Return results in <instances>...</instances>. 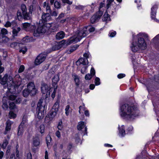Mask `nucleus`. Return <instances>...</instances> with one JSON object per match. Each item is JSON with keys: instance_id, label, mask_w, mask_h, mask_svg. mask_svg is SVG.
Masks as SVG:
<instances>
[{"instance_id": "f257e3e1", "label": "nucleus", "mask_w": 159, "mask_h": 159, "mask_svg": "<svg viewBox=\"0 0 159 159\" xmlns=\"http://www.w3.org/2000/svg\"><path fill=\"white\" fill-rule=\"evenodd\" d=\"M119 114L122 118L132 120L139 115V110L134 106L125 104L120 107Z\"/></svg>"}, {"instance_id": "f03ea898", "label": "nucleus", "mask_w": 159, "mask_h": 159, "mask_svg": "<svg viewBox=\"0 0 159 159\" xmlns=\"http://www.w3.org/2000/svg\"><path fill=\"white\" fill-rule=\"evenodd\" d=\"M95 28L92 27L87 26L80 28L71 35L70 43H77L82 38L88 35L89 33L94 31Z\"/></svg>"}, {"instance_id": "7ed1b4c3", "label": "nucleus", "mask_w": 159, "mask_h": 159, "mask_svg": "<svg viewBox=\"0 0 159 159\" xmlns=\"http://www.w3.org/2000/svg\"><path fill=\"white\" fill-rule=\"evenodd\" d=\"M143 35V34L140 33L136 36L138 38L137 40L133 39L130 46V48L132 52H136L140 49L143 50L147 48V44L145 41L141 37Z\"/></svg>"}, {"instance_id": "20e7f679", "label": "nucleus", "mask_w": 159, "mask_h": 159, "mask_svg": "<svg viewBox=\"0 0 159 159\" xmlns=\"http://www.w3.org/2000/svg\"><path fill=\"white\" fill-rule=\"evenodd\" d=\"M50 27L49 23H40L37 28L35 29L33 31V35L35 37H38L41 34H44L48 30V29Z\"/></svg>"}, {"instance_id": "39448f33", "label": "nucleus", "mask_w": 159, "mask_h": 159, "mask_svg": "<svg viewBox=\"0 0 159 159\" xmlns=\"http://www.w3.org/2000/svg\"><path fill=\"white\" fill-rule=\"evenodd\" d=\"M43 99H40L37 104V111L38 112L37 117L39 119L43 118L44 116L45 104H43Z\"/></svg>"}, {"instance_id": "423d86ee", "label": "nucleus", "mask_w": 159, "mask_h": 159, "mask_svg": "<svg viewBox=\"0 0 159 159\" xmlns=\"http://www.w3.org/2000/svg\"><path fill=\"white\" fill-rule=\"evenodd\" d=\"M20 8L22 12L23 19L25 20H31L32 18V14L30 12H27L26 5L24 4H21L20 6Z\"/></svg>"}, {"instance_id": "0eeeda50", "label": "nucleus", "mask_w": 159, "mask_h": 159, "mask_svg": "<svg viewBox=\"0 0 159 159\" xmlns=\"http://www.w3.org/2000/svg\"><path fill=\"white\" fill-rule=\"evenodd\" d=\"M70 44V41L63 40L61 41L56 43L52 48V51H55L60 49L63 46H66Z\"/></svg>"}, {"instance_id": "6e6552de", "label": "nucleus", "mask_w": 159, "mask_h": 159, "mask_svg": "<svg viewBox=\"0 0 159 159\" xmlns=\"http://www.w3.org/2000/svg\"><path fill=\"white\" fill-rule=\"evenodd\" d=\"M53 88L48 86L47 84L45 83H42L41 84V90L42 93L43 94L48 93L49 95L52 89Z\"/></svg>"}, {"instance_id": "1a4fd4ad", "label": "nucleus", "mask_w": 159, "mask_h": 159, "mask_svg": "<svg viewBox=\"0 0 159 159\" xmlns=\"http://www.w3.org/2000/svg\"><path fill=\"white\" fill-rule=\"evenodd\" d=\"M27 89L30 92V95H34L36 93L37 90L33 82H30L27 84Z\"/></svg>"}, {"instance_id": "9d476101", "label": "nucleus", "mask_w": 159, "mask_h": 159, "mask_svg": "<svg viewBox=\"0 0 159 159\" xmlns=\"http://www.w3.org/2000/svg\"><path fill=\"white\" fill-rule=\"evenodd\" d=\"M114 0H107V10L103 15V18L102 20L104 21L109 20H110V17L108 14L107 10L110 7L111 4L113 2Z\"/></svg>"}, {"instance_id": "9b49d317", "label": "nucleus", "mask_w": 159, "mask_h": 159, "mask_svg": "<svg viewBox=\"0 0 159 159\" xmlns=\"http://www.w3.org/2000/svg\"><path fill=\"white\" fill-rule=\"evenodd\" d=\"M77 128L78 130H82L84 134L83 135L87 134V128L86 126V125L84 122L83 121H80L78 123V125L77 126Z\"/></svg>"}, {"instance_id": "f8f14e48", "label": "nucleus", "mask_w": 159, "mask_h": 159, "mask_svg": "<svg viewBox=\"0 0 159 159\" xmlns=\"http://www.w3.org/2000/svg\"><path fill=\"white\" fill-rule=\"evenodd\" d=\"M45 58V55L43 54H40L35 60V63L36 65H39L42 63Z\"/></svg>"}, {"instance_id": "ddd939ff", "label": "nucleus", "mask_w": 159, "mask_h": 159, "mask_svg": "<svg viewBox=\"0 0 159 159\" xmlns=\"http://www.w3.org/2000/svg\"><path fill=\"white\" fill-rule=\"evenodd\" d=\"M102 14V12L101 11L93 15L91 18L90 21L92 23H94L100 18Z\"/></svg>"}, {"instance_id": "4468645a", "label": "nucleus", "mask_w": 159, "mask_h": 159, "mask_svg": "<svg viewBox=\"0 0 159 159\" xmlns=\"http://www.w3.org/2000/svg\"><path fill=\"white\" fill-rule=\"evenodd\" d=\"M88 61L87 59L81 57L76 62V64L77 66H80L81 65L84 66L88 64Z\"/></svg>"}, {"instance_id": "2eb2a0df", "label": "nucleus", "mask_w": 159, "mask_h": 159, "mask_svg": "<svg viewBox=\"0 0 159 159\" xmlns=\"http://www.w3.org/2000/svg\"><path fill=\"white\" fill-rule=\"evenodd\" d=\"M95 72L94 69L93 68H92L90 70V74H86L85 76V78L86 80H89L95 75Z\"/></svg>"}, {"instance_id": "dca6fc26", "label": "nucleus", "mask_w": 159, "mask_h": 159, "mask_svg": "<svg viewBox=\"0 0 159 159\" xmlns=\"http://www.w3.org/2000/svg\"><path fill=\"white\" fill-rule=\"evenodd\" d=\"M25 126L24 123L22 122L19 125L18 131V135L20 136L23 134L24 129L25 128Z\"/></svg>"}, {"instance_id": "f3484780", "label": "nucleus", "mask_w": 159, "mask_h": 159, "mask_svg": "<svg viewBox=\"0 0 159 159\" xmlns=\"http://www.w3.org/2000/svg\"><path fill=\"white\" fill-rule=\"evenodd\" d=\"M56 112L51 110L49 114L47 116L46 119H49V120H51L55 117L57 114Z\"/></svg>"}, {"instance_id": "a211bd4d", "label": "nucleus", "mask_w": 159, "mask_h": 159, "mask_svg": "<svg viewBox=\"0 0 159 159\" xmlns=\"http://www.w3.org/2000/svg\"><path fill=\"white\" fill-rule=\"evenodd\" d=\"M20 30L21 28L20 27L13 28L12 31V37L14 39L17 37L18 36V33Z\"/></svg>"}, {"instance_id": "6ab92c4d", "label": "nucleus", "mask_w": 159, "mask_h": 159, "mask_svg": "<svg viewBox=\"0 0 159 159\" xmlns=\"http://www.w3.org/2000/svg\"><path fill=\"white\" fill-rule=\"evenodd\" d=\"M50 27L48 29V30L50 32H52L56 31L57 30L58 26L57 25L54 24L52 25L50 23Z\"/></svg>"}, {"instance_id": "aec40b11", "label": "nucleus", "mask_w": 159, "mask_h": 159, "mask_svg": "<svg viewBox=\"0 0 159 159\" xmlns=\"http://www.w3.org/2000/svg\"><path fill=\"white\" fill-rule=\"evenodd\" d=\"M9 40L8 38L0 34V43H5L8 42Z\"/></svg>"}, {"instance_id": "412c9836", "label": "nucleus", "mask_w": 159, "mask_h": 159, "mask_svg": "<svg viewBox=\"0 0 159 159\" xmlns=\"http://www.w3.org/2000/svg\"><path fill=\"white\" fill-rule=\"evenodd\" d=\"M42 18L43 20L45 21H48L51 19L50 15L48 13H44L42 16Z\"/></svg>"}, {"instance_id": "4be33fe9", "label": "nucleus", "mask_w": 159, "mask_h": 159, "mask_svg": "<svg viewBox=\"0 0 159 159\" xmlns=\"http://www.w3.org/2000/svg\"><path fill=\"white\" fill-rule=\"evenodd\" d=\"M65 36V33L64 32L61 31L57 33L56 38L57 40H59L62 39Z\"/></svg>"}, {"instance_id": "5701e85b", "label": "nucleus", "mask_w": 159, "mask_h": 159, "mask_svg": "<svg viewBox=\"0 0 159 159\" xmlns=\"http://www.w3.org/2000/svg\"><path fill=\"white\" fill-rule=\"evenodd\" d=\"M157 6L156 5H154L151 8V17L152 19H154L156 15V9Z\"/></svg>"}, {"instance_id": "b1692460", "label": "nucleus", "mask_w": 159, "mask_h": 159, "mask_svg": "<svg viewBox=\"0 0 159 159\" xmlns=\"http://www.w3.org/2000/svg\"><path fill=\"white\" fill-rule=\"evenodd\" d=\"M72 76L74 79L76 85L79 86L80 83L79 77L75 74H72Z\"/></svg>"}, {"instance_id": "393cba45", "label": "nucleus", "mask_w": 159, "mask_h": 159, "mask_svg": "<svg viewBox=\"0 0 159 159\" xmlns=\"http://www.w3.org/2000/svg\"><path fill=\"white\" fill-rule=\"evenodd\" d=\"M33 145L34 146L37 147L40 144V140L39 137H35L33 138Z\"/></svg>"}, {"instance_id": "a878e982", "label": "nucleus", "mask_w": 159, "mask_h": 159, "mask_svg": "<svg viewBox=\"0 0 159 159\" xmlns=\"http://www.w3.org/2000/svg\"><path fill=\"white\" fill-rule=\"evenodd\" d=\"M12 123V122L9 120H8L6 122V126L5 129V131L4 134H6L7 133V131H9L11 129V125Z\"/></svg>"}, {"instance_id": "bb28decb", "label": "nucleus", "mask_w": 159, "mask_h": 159, "mask_svg": "<svg viewBox=\"0 0 159 159\" xmlns=\"http://www.w3.org/2000/svg\"><path fill=\"white\" fill-rule=\"evenodd\" d=\"M125 134L124 125L121 126V128L119 129V135L121 137L124 136Z\"/></svg>"}, {"instance_id": "cd10ccee", "label": "nucleus", "mask_w": 159, "mask_h": 159, "mask_svg": "<svg viewBox=\"0 0 159 159\" xmlns=\"http://www.w3.org/2000/svg\"><path fill=\"white\" fill-rule=\"evenodd\" d=\"M59 106V103L58 101H57L54 104L52 107V110L57 112L58 110Z\"/></svg>"}, {"instance_id": "c85d7f7f", "label": "nucleus", "mask_w": 159, "mask_h": 159, "mask_svg": "<svg viewBox=\"0 0 159 159\" xmlns=\"http://www.w3.org/2000/svg\"><path fill=\"white\" fill-rule=\"evenodd\" d=\"M74 139L75 142L77 144L80 143V144H81L82 143V141L80 138L79 134H76L75 135Z\"/></svg>"}, {"instance_id": "c756f323", "label": "nucleus", "mask_w": 159, "mask_h": 159, "mask_svg": "<svg viewBox=\"0 0 159 159\" xmlns=\"http://www.w3.org/2000/svg\"><path fill=\"white\" fill-rule=\"evenodd\" d=\"M7 75H5L1 80V81L0 82L1 84L2 85L5 84L7 83Z\"/></svg>"}, {"instance_id": "7c9ffc66", "label": "nucleus", "mask_w": 159, "mask_h": 159, "mask_svg": "<svg viewBox=\"0 0 159 159\" xmlns=\"http://www.w3.org/2000/svg\"><path fill=\"white\" fill-rule=\"evenodd\" d=\"M22 45V44H20L16 42H13L11 44L10 46L11 48L17 49L18 47H20Z\"/></svg>"}, {"instance_id": "2f4dec72", "label": "nucleus", "mask_w": 159, "mask_h": 159, "mask_svg": "<svg viewBox=\"0 0 159 159\" xmlns=\"http://www.w3.org/2000/svg\"><path fill=\"white\" fill-rule=\"evenodd\" d=\"M23 41L25 43H28L30 41H34V40L33 39L32 37H29V36H26L23 38Z\"/></svg>"}, {"instance_id": "473e14b6", "label": "nucleus", "mask_w": 159, "mask_h": 159, "mask_svg": "<svg viewBox=\"0 0 159 159\" xmlns=\"http://www.w3.org/2000/svg\"><path fill=\"white\" fill-rule=\"evenodd\" d=\"M59 80V76L58 74L55 75L52 79V82L54 84H56Z\"/></svg>"}, {"instance_id": "72a5a7b5", "label": "nucleus", "mask_w": 159, "mask_h": 159, "mask_svg": "<svg viewBox=\"0 0 159 159\" xmlns=\"http://www.w3.org/2000/svg\"><path fill=\"white\" fill-rule=\"evenodd\" d=\"M35 29V26L34 25H31L30 23V26H29L27 29L26 31H31L33 33V31Z\"/></svg>"}, {"instance_id": "f704fd0d", "label": "nucleus", "mask_w": 159, "mask_h": 159, "mask_svg": "<svg viewBox=\"0 0 159 159\" xmlns=\"http://www.w3.org/2000/svg\"><path fill=\"white\" fill-rule=\"evenodd\" d=\"M30 94V92L26 89H24L23 91V96L25 97H27Z\"/></svg>"}, {"instance_id": "c9c22d12", "label": "nucleus", "mask_w": 159, "mask_h": 159, "mask_svg": "<svg viewBox=\"0 0 159 159\" xmlns=\"http://www.w3.org/2000/svg\"><path fill=\"white\" fill-rule=\"evenodd\" d=\"M79 45L77 44H75L74 45L71 46L70 47V52H72L76 50L78 47Z\"/></svg>"}, {"instance_id": "e433bc0d", "label": "nucleus", "mask_w": 159, "mask_h": 159, "mask_svg": "<svg viewBox=\"0 0 159 159\" xmlns=\"http://www.w3.org/2000/svg\"><path fill=\"white\" fill-rule=\"evenodd\" d=\"M52 138L50 135H48L46 137V141L47 146L51 143L52 141Z\"/></svg>"}, {"instance_id": "4c0bfd02", "label": "nucleus", "mask_w": 159, "mask_h": 159, "mask_svg": "<svg viewBox=\"0 0 159 159\" xmlns=\"http://www.w3.org/2000/svg\"><path fill=\"white\" fill-rule=\"evenodd\" d=\"M54 7L57 9L60 8L61 7L60 3L57 1H55L54 3Z\"/></svg>"}, {"instance_id": "58836bf2", "label": "nucleus", "mask_w": 159, "mask_h": 159, "mask_svg": "<svg viewBox=\"0 0 159 159\" xmlns=\"http://www.w3.org/2000/svg\"><path fill=\"white\" fill-rule=\"evenodd\" d=\"M45 127L44 125L42 124L39 127V130L41 134H43L44 131Z\"/></svg>"}, {"instance_id": "ea45409f", "label": "nucleus", "mask_w": 159, "mask_h": 159, "mask_svg": "<svg viewBox=\"0 0 159 159\" xmlns=\"http://www.w3.org/2000/svg\"><path fill=\"white\" fill-rule=\"evenodd\" d=\"M53 10L52 12L51 11V12L49 13L50 15L52 16H57L58 14V12L56 11L55 9H53Z\"/></svg>"}, {"instance_id": "a19ab883", "label": "nucleus", "mask_w": 159, "mask_h": 159, "mask_svg": "<svg viewBox=\"0 0 159 159\" xmlns=\"http://www.w3.org/2000/svg\"><path fill=\"white\" fill-rule=\"evenodd\" d=\"M9 108L11 109H13L16 107V105L15 103L14 102H9Z\"/></svg>"}, {"instance_id": "79ce46f5", "label": "nucleus", "mask_w": 159, "mask_h": 159, "mask_svg": "<svg viewBox=\"0 0 159 159\" xmlns=\"http://www.w3.org/2000/svg\"><path fill=\"white\" fill-rule=\"evenodd\" d=\"M7 33L8 31L6 29L2 28L1 30V33H0V34L4 35L7 34Z\"/></svg>"}, {"instance_id": "37998d69", "label": "nucleus", "mask_w": 159, "mask_h": 159, "mask_svg": "<svg viewBox=\"0 0 159 159\" xmlns=\"http://www.w3.org/2000/svg\"><path fill=\"white\" fill-rule=\"evenodd\" d=\"M23 26L24 29L26 31L27 29L30 26V23H25L23 24Z\"/></svg>"}, {"instance_id": "c03bdc74", "label": "nucleus", "mask_w": 159, "mask_h": 159, "mask_svg": "<svg viewBox=\"0 0 159 159\" xmlns=\"http://www.w3.org/2000/svg\"><path fill=\"white\" fill-rule=\"evenodd\" d=\"M27 50V48L24 46L22 47V48L20 50V52H22L23 54H25Z\"/></svg>"}, {"instance_id": "a18cd8bd", "label": "nucleus", "mask_w": 159, "mask_h": 159, "mask_svg": "<svg viewBox=\"0 0 159 159\" xmlns=\"http://www.w3.org/2000/svg\"><path fill=\"white\" fill-rule=\"evenodd\" d=\"M69 108L70 106L69 105H67L65 109V114L67 116L69 115L70 113Z\"/></svg>"}, {"instance_id": "49530a36", "label": "nucleus", "mask_w": 159, "mask_h": 159, "mask_svg": "<svg viewBox=\"0 0 159 159\" xmlns=\"http://www.w3.org/2000/svg\"><path fill=\"white\" fill-rule=\"evenodd\" d=\"M45 8L47 12V13L49 14L50 12H51L52 10L51 9L50 6L48 3L47 4V5L46 6Z\"/></svg>"}, {"instance_id": "de8ad7c7", "label": "nucleus", "mask_w": 159, "mask_h": 159, "mask_svg": "<svg viewBox=\"0 0 159 159\" xmlns=\"http://www.w3.org/2000/svg\"><path fill=\"white\" fill-rule=\"evenodd\" d=\"M79 113L80 114L81 112H82L83 111H84L85 110V107L84 106V103H83V106H80L79 107Z\"/></svg>"}, {"instance_id": "09e8293b", "label": "nucleus", "mask_w": 159, "mask_h": 159, "mask_svg": "<svg viewBox=\"0 0 159 159\" xmlns=\"http://www.w3.org/2000/svg\"><path fill=\"white\" fill-rule=\"evenodd\" d=\"M9 115L10 116L9 117L10 118H14L16 117V114L11 111L9 112Z\"/></svg>"}, {"instance_id": "8fccbe9b", "label": "nucleus", "mask_w": 159, "mask_h": 159, "mask_svg": "<svg viewBox=\"0 0 159 159\" xmlns=\"http://www.w3.org/2000/svg\"><path fill=\"white\" fill-rule=\"evenodd\" d=\"M90 56V54L89 52H85L83 54V57L85 58V59H87Z\"/></svg>"}, {"instance_id": "3c124183", "label": "nucleus", "mask_w": 159, "mask_h": 159, "mask_svg": "<svg viewBox=\"0 0 159 159\" xmlns=\"http://www.w3.org/2000/svg\"><path fill=\"white\" fill-rule=\"evenodd\" d=\"M100 79L98 77H96L94 81L95 84L96 85H99L100 84Z\"/></svg>"}, {"instance_id": "603ef678", "label": "nucleus", "mask_w": 159, "mask_h": 159, "mask_svg": "<svg viewBox=\"0 0 159 159\" xmlns=\"http://www.w3.org/2000/svg\"><path fill=\"white\" fill-rule=\"evenodd\" d=\"M87 68V66H84L82 67L81 70V72L82 74H84L86 72V70Z\"/></svg>"}, {"instance_id": "864d4df0", "label": "nucleus", "mask_w": 159, "mask_h": 159, "mask_svg": "<svg viewBox=\"0 0 159 159\" xmlns=\"http://www.w3.org/2000/svg\"><path fill=\"white\" fill-rule=\"evenodd\" d=\"M25 69V66L24 65H21L18 70V72L19 73H21Z\"/></svg>"}, {"instance_id": "5fc2aeb1", "label": "nucleus", "mask_w": 159, "mask_h": 159, "mask_svg": "<svg viewBox=\"0 0 159 159\" xmlns=\"http://www.w3.org/2000/svg\"><path fill=\"white\" fill-rule=\"evenodd\" d=\"M57 128L59 130H61L62 129L63 126L62 125V121H61L59 123L57 126Z\"/></svg>"}, {"instance_id": "6e6d98bb", "label": "nucleus", "mask_w": 159, "mask_h": 159, "mask_svg": "<svg viewBox=\"0 0 159 159\" xmlns=\"http://www.w3.org/2000/svg\"><path fill=\"white\" fill-rule=\"evenodd\" d=\"M17 15L18 20H20L22 18V14L20 11H18L17 13Z\"/></svg>"}, {"instance_id": "4d7b16f0", "label": "nucleus", "mask_w": 159, "mask_h": 159, "mask_svg": "<svg viewBox=\"0 0 159 159\" xmlns=\"http://www.w3.org/2000/svg\"><path fill=\"white\" fill-rule=\"evenodd\" d=\"M34 9V6L33 5H30L29 7V12H30L32 14V12Z\"/></svg>"}, {"instance_id": "13d9d810", "label": "nucleus", "mask_w": 159, "mask_h": 159, "mask_svg": "<svg viewBox=\"0 0 159 159\" xmlns=\"http://www.w3.org/2000/svg\"><path fill=\"white\" fill-rule=\"evenodd\" d=\"M84 6L81 5H78L75 6V9L77 10H82L84 8Z\"/></svg>"}, {"instance_id": "bf43d9fd", "label": "nucleus", "mask_w": 159, "mask_h": 159, "mask_svg": "<svg viewBox=\"0 0 159 159\" xmlns=\"http://www.w3.org/2000/svg\"><path fill=\"white\" fill-rule=\"evenodd\" d=\"M16 98V97L14 95H11L9 97V100L11 101L14 100Z\"/></svg>"}, {"instance_id": "052dcab7", "label": "nucleus", "mask_w": 159, "mask_h": 159, "mask_svg": "<svg viewBox=\"0 0 159 159\" xmlns=\"http://www.w3.org/2000/svg\"><path fill=\"white\" fill-rule=\"evenodd\" d=\"M55 134L56 136L59 139H60L61 137V135L60 132H59V131L57 130V131L56 133Z\"/></svg>"}, {"instance_id": "680f3d73", "label": "nucleus", "mask_w": 159, "mask_h": 159, "mask_svg": "<svg viewBox=\"0 0 159 159\" xmlns=\"http://www.w3.org/2000/svg\"><path fill=\"white\" fill-rule=\"evenodd\" d=\"M125 75L124 74H120L117 75V77L119 79H121L125 77Z\"/></svg>"}, {"instance_id": "e2e57ef3", "label": "nucleus", "mask_w": 159, "mask_h": 159, "mask_svg": "<svg viewBox=\"0 0 159 159\" xmlns=\"http://www.w3.org/2000/svg\"><path fill=\"white\" fill-rule=\"evenodd\" d=\"M16 159H19V151L17 149V148H16Z\"/></svg>"}, {"instance_id": "0e129e2a", "label": "nucleus", "mask_w": 159, "mask_h": 159, "mask_svg": "<svg viewBox=\"0 0 159 159\" xmlns=\"http://www.w3.org/2000/svg\"><path fill=\"white\" fill-rule=\"evenodd\" d=\"M77 22V21L76 20V19H75V20H74V19H71L70 20V22H71V24H72L73 25L76 23Z\"/></svg>"}, {"instance_id": "69168bd1", "label": "nucleus", "mask_w": 159, "mask_h": 159, "mask_svg": "<svg viewBox=\"0 0 159 159\" xmlns=\"http://www.w3.org/2000/svg\"><path fill=\"white\" fill-rule=\"evenodd\" d=\"M11 26V23L9 21H7L4 26L6 27H10Z\"/></svg>"}, {"instance_id": "338daca9", "label": "nucleus", "mask_w": 159, "mask_h": 159, "mask_svg": "<svg viewBox=\"0 0 159 159\" xmlns=\"http://www.w3.org/2000/svg\"><path fill=\"white\" fill-rule=\"evenodd\" d=\"M56 90L55 89H54V91L53 92L52 95L51 97L53 99L55 97V93H56Z\"/></svg>"}, {"instance_id": "774afa93", "label": "nucleus", "mask_w": 159, "mask_h": 159, "mask_svg": "<svg viewBox=\"0 0 159 159\" xmlns=\"http://www.w3.org/2000/svg\"><path fill=\"white\" fill-rule=\"evenodd\" d=\"M28 159H32V154L30 152H29L27 154Z\"/></svg>"}]
</instances>
